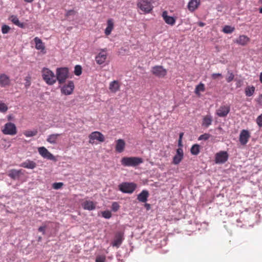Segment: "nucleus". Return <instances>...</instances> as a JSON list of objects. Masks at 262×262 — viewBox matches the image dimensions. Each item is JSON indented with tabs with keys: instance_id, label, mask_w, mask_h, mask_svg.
Returning <instances> with one entry per match:
<instances>
[{
	"instance_id": "f257e3e1",
	"label": "nucleus",
	"mask_w": 262,
	"mask_h": 262,
	"mask_svg": "<svg viewBox=\"0 0 262 262\" xmlns=\"http://www.w3.org/2000/svg\"><path fill=\"white\" fill-rule=\"evenodd\" d=\"M143 162L141 158L137 157H124L121 159V165L124 166L136 167Z\"/></svg>"
},
{
	"instance_id": "f03ea898",
	"label": "nucleus",
	"mask_w": 262,
	"mask_h": 262,
	"mask_svg": "<svg viewBox=\"0 0 262 262\" xmlns=\"http://www.w3.org/2000/svg\"><path fill=\"white\" fill-rule=\"evenodd\" d=\"M42 77L43 80L48 85H53L56 82L54 73L48 68H44L41 71Z\"/></svg>"
},
{
	"instance_id": "7ed1b4c3",
	"label": "nucleus",
	"mask_w": 262,
	"mask_h": 262,
	"mask_svg": "<svg viewBox=\"0 0 262 262\" xmlns=\"http://www.w3.org/2000/svg\"><path fill=\"white\" fill-rule=\"evenodd\" d=\"M69 70L67 68H60L56 70V80L59 84H61L65 82L68 78Z\"/></svg>"
},
{
	"instance_id": "20e7f679",
	"label": "nucleus",
	"mask_w": 262,
	"mask_h": 262,
	"mask_svg": "<svg viewBox=\"0 0 262 262\" xmlns=\"http://www.w3.org/2000/svg\"><path fill=\"white\" fill-rule=\"evenodd\" d=\"M137 184L133 182H124L119 186V189L122 192L131 194L137 188Z\"/></svg>"
},
{
	"instance_id": "39448f33",
	"label": "nucleus",
	"mask_w": 262,
	"mask_h": 262,
	"mask_svg": "<svg viewBox=\"0 0 262 262\" xmlns=\"http://www.w3.org/2000/svg\"><path fill=\"white\" fill-rule=\"evenodd\" d=\"M2 131L5 135L14 136L17 134L16 127L14 123L11 122L6 123Z\"/></svg>"
},
{
	"instance_id": "423d86ee",
	"label": "nucleus",
	"mask_w": 262,
	"mask_h": 262,
	"mask_svg": "<svg viewBox=\"0 0 262 262\" xmlns=\"http://www.w3.org/2000/svg\"><path fill=\"white\" fill-rule=\"evenodd\" d=\"M137 6L145 13H149L153 8L150 3L145 0H138Z\"/></svg>"
},
{
	"instance_id": "0eeeda50",
	"label": "nucleus",
	"mask_w": 262,
	"mask_h": 262,
	"mask_svg": "<svg viewBox=\"0 0 262 262\" xmlns=\"http://www.w3.org/2000/svg\"><path fill=\"white\" fill-rule=\"evenodd\" d=\"M89 137L90 139L89 142L90 143H93L95 140L100 142H104L105 140L104 135L100 132L97 131L92 132L89 135Z\"/></svg>"
},
{
	"instance_id": "6e6552de",
	"label": "nucleus",
	"mask_w": 262,
	"mask_h": 262,
	"mask_svg": "<svg viewBox=\"0 0 262 262\" xmlns=\"http://www.w3.org/2000/svg\"><path fill=\"white\" fill-rule=\"evenodd\" d=\"M152 74L158 77H164L167 74V71L162 66H157L152 67Z\"/></svg>"
},
{
	"instance_id": "1a4fd4ad",
	"label": "nucleus",
	"mask_w": 262,
	"mask_h": 262,
	"mask_svg": "<svg viewBox=\"0 0 262 262\" xmlns=\"http://www.w3.org/2000/svg\"><path fill=\"white\" fill-rule=\"evenodd\" d=\"M230 107L229 105H222L216 110V115L220 117H225L229 113Z\"/></svg>"
},
{
	"instance_id": "9d476101",
	"label": "nucleus",
	"mask_w": 262,
	"mask_h": 262,
	"mask_svg": "<svg viewBox=\"0 0 262 262\" xmlns=\"http://www.w3.org/2000/svg\"><path fill=\"white\" fill-rule=\"evenodd\" d=\"M74 88V82L72 81H69L61 88V92L66 95H69L73 93Z\"/></svg>"
},
{
	"instance_id": "9b49d317",
	"label": "nucleus",
	"mask_w": 262,
	"mask_h": 262,
	"mask_svg": "<svg viewBox=\"0 0 262 262\" xmlns=\"http://www.w3.org/2000/svg\"><path fill=\"white\" fill-rule=\"evenodd\" d=\"M38 151L39 154L44 158H46L49 160H53L54 161H56L55 157L49 152L48 149L45 147H40L38 148Z\"/></svg>"
},
{
	"instance_id": "f8f14e48",
	"label": "nucleus",
	"mask_w": 262,
	"mask_h": 262,
	"mask_svg": "<svg viewBox=\"0 0 262 262\" xmlns=\"http://www.w3.org/2000/svg\"><path fill=\"white\" fill-rule=\"evenodd\" d=\"M124 239V233L122 231H118L116 233L114 239L112 243V246L118 248L121 245Z\"/></svg>"
},
{
	"instance_id": "ddd939ff",
	"label": "nucleus",
	"mask_w": 262,
	"mask_h": 262,
	"mask_svg": "<svg viewBox=\"0 0 262 262\" xmlns=\"http://www.w3.org/2000/svg\"><path fill=\"white\" fill-rule=\"evenodd\" d=\"M251 136L250 132L246 129H243L240 133L239 141L242 145H246L250 139Z\"/></svg>"
},
{
	"instance_id": "4468645a",
	"label": "nucleus",
	"mask_w": 262,
	"mask_h": 262,
	"mask_svg": "<svg viewBox=\"0 0 262 262\" xmlns=\"http://www.w3.org/2000/svg\"><path fill=\"white\" fill-rule=\"evenodd\" d=\"M107 54L106 53V49H102L96 56L95 60L97 64L100 65L104 63L107 58Z\"/></svg>"
},
{
	"instance_id": "2eb2a0df",
	"label": "nucleus",
	"mask_w": 262,
	"mask_h": 262,
	"mask_svg": "<svg viewBox=\"0 0 262 262\" xmlns=\"http://www.w3.org/2000/svg\"><path fill=\"white\" fill-rule=\"evenodd\" d=\"M228 155L226 151H220L215 155L216 163H224L228 160Z\"/></svg>"
},
{
	"instance_id": "dca6fc26",
	"label": "nucleus",
	"mask_w": 262,
	"mask_h": 262,
	"mask_svg": "<svg viewBox=\"0 0 262 262\" xmlns=\"http://www.w3.org/2000/svg\"><path fill=\"white\" fill-rule=\"evenodd\" d=\"M11 80L10 77L7 75L3 73L0 74V86L6 88L10 86Z\"/></svg>"
},
{
	"instance_id": "f3484780",
	"label": "nucleus",
	"mask_w": 262,
	"mask_h": 262,
	"mask_svg": "<svg viewBox=\"0 0 262 262\" xmlns=\"http://www.w3.org/2000/svg\"><path fill=\"white\" fill-rule=\"evenodd\" d=\"M8 175L13 180L18 179L21 175H24L22 169H11L9 171Z\"/></svg>"
},
{
	"instance_id": "a211bd4d",
	"label": "nucleus",
	"mask_w": 262,
	"mask_h": 262,
	"mask_svg": "<svg viewBox=\"0 0 262 262\" xmlns=\"http://www.w3.org/2000/svg\"><path fill=\"white\" fill-rule=\"evenodd\" d=\"M183 155L182 148H178L177 149V154L173 158V163L175 165L179 164L183 158Z\"/></svg>"
},
{
	"instance_id": "6ab92c4d",
	"label": "nucleus",
	"mask_w": 262,
	"mask_h": 262,
	"mask_svg": "<svg viewBox=\"0 0 262 262\" xmlns=\"http://www.w3.org/2000/svg\"><path fill=\"white\" fill-rule=\"evenodd\" d=\"M162 16L167 24L171 26H173L175 24L176 19L172 16H168L166 11L163 12Z\"/></svg>"
},
{
	"instance_id": "aec40b11",
	"label": "nucleus",
	"mask_w": 262,
	"mask_h": 262,
	"mask_svg": "<svg viewBox=\"0 0 262 262\" xmlns=\"http://www.w3.org/2000/svg\"><path fill=\"white\" fill-rule=\"evenodd\" d=\"M249 41L250 38L247 36L241 35L234 41V42L244 46L247 45Z\"/></svg>"
},
{
	"instance_id": "412c9836",
	"label": "nucleus",
	"mask_w": 262,
	"mask_h": 262,
	"mask_svg": "<svg viewBox=\"0 0 262 262\" xmlns=\"http://www.w3.org/2000/svg\"><path fill=\"white\" fill-rule=\"evenodd\" d=\"M200 4V0H190L188 4V9L191 12L195 10Z\"/></svg>"
},
{
	"instance_id": "4be33fe9",
	"label": "nucleus",
	"mask_w": 262,
	"mask_h": 262,
	"mask_svg": "<svg viewBox=\"0 0 262 262\" xmlns=\"http://www.w3.org/2000/svg\"><path fill=\"white\" fill-rule=\"evenodd\" d=\"M82 206L84 210H93L96 208V204L92 201H85L82 204Z\"/></svg>"
},
{
	"instance_id": "5701e85b",
	"label": "nucleus",
	"mask_w": 262,
	"mask_h": 262,
	"mask_svg": "<svg viewBox=\"0 0 262 262\" xmlns=\"http://www.w3.org/2000/svg\"><path fill=\"white\" fill-rule=\"evenodd\" d=\"M213 121L212 116L210 114H208L204 116L202 120V125L206 128L208 127Z\"/></svg>"
},
{
	"instance_id": "b1692460",
	"label": "nucleus",
	"mask_w": 262,
	"mask_h": 262,
	"mask_svg": "<svg viewBox=\"0 0 262 262\" xmlns=\"http://www.w3.org/2000/svg\"><path fill=\"white\" fill-rule=\"evenodd\" d=\"M125 146V143L123 139H118L116 141V150L118 152L121 153L123 151Z\"/></svg>"
},
{
	"instance_id": "393cba45",
	"label": "nucleus",
	"mask_w": 262,
	"mask_h": 262,
	"mask_svg": "<svg viewBox=\"0 0 262 262\" xmlns=\"http://www.w3.org/2000/svg\"><path fill=\"white\" fill-rule=\"evenodd\" d=\"M20 166L28 169H33L36 167V163L33 161L27 160L21 163Z\"/></svg>"
},
{
	"instance_id": "a878e982",
	"label": "nucleus",
	"mask_w": 262,
	"mask_h": 262,
	"mask_svg": "<svg viewBox=\"0 0 262 262\" xmlns=\"http://www.w3.org/2000/svg\"><path fill=\"white\" fill-rule=\"evenodd\" d=\"M149 192L146 190H143L137 196V199L139 202L145 203L147 201Z\"/></svg>"
},
{
	"instance_id": "bb28decb",
	"label": "nucleus",
	"mask_w": 262,
	"mask_h": 262,
	"mask_svg": "<svg viewBox=\"0 0 262 262\" xmlns=\"http://www.w3.org/2000/svg\"><path fill=\"white\" fill-rule=\"evenodd\" d=\"M60 134H53L50 135L48 136L47 141L51 144H56L58 141V137L61 135Z\"/></svg>"
},
{
	"instance_id": "cd10ccee",
	"label": "nucleus",
	"mask_w": 262,
	"mask_h": 262,
	"mask_svg": "<svg viewBox=\"0 0 262 262\" xmlns=\"http://www.w3.org/2000/svg\"><path fill=\"white\" fill-rule=\"evenodd\" d=\"M120 85L117 80H114L110 83L109 89L112 93H116L120 89Z\"/></svg>"
},
{
	"instance_id": "c85d7f7f",
	"label": "nucleus",
	"mask_w": 262,
	"mask_h": 262,
	"mask_svg": "<svg viewBox=\"0 0 262 262\" xmlns=\"http://www.w3.org/2000/svg\"><path fill=\"white\" fill-rule=\"evenodd\" d=\"M114 21L112 19H108L107 21V27L105 30V34L109 35L114 29Z\"/></svg>"
},
{
	"instance_id": "c756f323",
	"label": "nucleus",
	"mask_w": 262,
	"mask_h": 262,
	"mask_svg": "<svg viewBox=\"0 0 262 262\" xmlns=\"http://www.w3.org/2000/svg\"><path fill=\"white\" fill-rule=\"evenodd\" d=\"M34 40L35 43V48L36 49L41 50H45V47L40 39L36 37L34 38Z\"/></svg>"
},
{
	"instance_id": "7c9ffc66",
	"label": "nucleus",
	"mask_w": 262,
	"mask_h": 262,
	"mask_svg": "<svg viewBox=\"0 0 262 262\" xmlns=\"http://www.w3.org/2000/svg\"><path fill=\"white\" fill-rule=\"evenodd\" d=\"M205 90V84L203 83H200L198 85L195 86L194 93L195 94L200 96V93L203 92Z\"/></svg>"
},
{
	"instance_id": "2f4dec72",
	"label": "nucleus",
	"mask_w": 262,
	"mask_h": 262,
	"mask_svg": "<svg viewBox=\"0 0 262 262\" xmlns=\"http://www.w3.org/2000/svg\"><path fill=\"white\" fill-rule=\"evenodd\" d=\"M11 21L14 24L21 28H24L25 27L24 24L23 23H20L18 18L16 16H11Z\"/></svg>"
},
{
	"instance_id": "473e14b6",
	"label": "nucleus",
	"mask_w": 262,
	"mask_h": 262,
	"mask_svg": "<svg viewBox=\"0 0 262 262\" xmlns=\"http://www.w3.org/2000/svg\"><path fill=\"white\" fill-rule=\"evenodd\" d=\"M255 92L254 86H248L245 89V94L248 97L252 96Z\"/></svg>"
},
{
	"instance_id": "72a5a7b5",
	"label": "nucleus",
	"mask_w": 262,
	"mask_h": 262,
	"mask_svg": "<svg viewBox=\"0 0 262 262\" xmlns=\"http://www.w3.org/2000/svg\"><path fill=\"white\" fill-rule=\"evenodd\" d=\"M190 151L193 155H198L200 152V145L198 144L193 145L190 149Z\"/></svg>"
},
{
	"instance_id": "f704fd0d",
	"label": "nucleus",
	"mask_w": 262,
	"mask_h": 262,
	"mask_svg": "<svg viewBox=\"0 0 262 262\" xmlns=\"http://www.w3.org/2000/svg\"><path fill=\"white\" fill-rule=\"evenodd\" d=\"M38 132L36 129L33 130H28L24 132V135L27 137L35 136L37 135Z\"/></svg>"
},
{
	"instance_id": "c9c22d12",
	"label": "nucleus",
	"mask_w": 262,
	"mask_h": 262,
	"mask_svg": "<svg viewBox=\"0 0 262 262\" xmlns=\"http://www.w3.org/2000/svg\"><path fill=\"white\" fill-rule=\"evenodd\" d=\"M234 30V27L228 25H226L224 27L222 31L225 33L230 34L232 33Z\"/></svg>"
},
{
	"instance_id": "e433bc0d",
	"label": "nucleus",
	"mask_w": 262,
	"mask_h": 262,
	"mask_svg": "<svg viewBox=\"0 0 262 262\" xmlns=\"http://www.w3.org/2000/svg\"><path fill=\"white\" fill-rule=\"evenodd\" d=\"M234 78V75L231 71H228L227 75L226 76V80L227 82H231Z\"/></svg>"
},
{
	"instance_id": "4c0bfd02",
	"label": "nucleus",
	"mask_w": 262,
	"mask_h": 262,
	"mask_svg": "<svg viewBox=\"0 0 262 262\" xmlns=\"http://www.w3.org/2000/svg\"><path fill=\"white\" fill-rule=\"evenodd\" d=\"M82 73V68L79 65H76L75 67V69H74V74L76 75V76H79Z\"/></svg>"
},
{
	"instance_id": "58836bf2",
	"label": "nucleus",
	"mask_w": 262,
	"mask_h": 262,
	"mask_svg": "<svg viewBox=\"0 0 262 262\" xmlns=\"http://www.w3.org/2000/svg\"><path fill=\"white\" fill-rule=\"evenodd\" d=\"M106 260V257L103 255H99L96 256L95 261L96 262H105Z\"/></svg>"
},
{
	"instance_id": "ea45409f",
	"label": "nucleus",
	"mask_w": 262,
	"mask_h": 262,
	"mask_svg": "<svg viewBox=\"0 0 262 262\" xmlns=\"http://www.w3.org/2000/svg\"><path fill=\"white\" fill-rule=\"evenodd\" d=\"M102 216L105 219H110L112 216V213L109 210H106L102 212Z\"/></svg>"
},
{
	"instance_id": "a19ab883",
	"label": "nucleus",
	"mask_w": 262,
	"mask_h": 262,
	"mask_svg": "<svg viewBox=\"0 0 262 262\" xmlns=\"http://www.w3.org/2000/svg\"><path fill=\"white\" fill-rule=\"evenodd\" d=\"M8 108L6 104L4 103L0 102V112L2 113H6Z\"/></svg>"
},
{
	"instance_id": "79ce46f5",
	"label": "nucleus",
	"mask_w": 262,
	"mask_h": 262,
	"mask_svg": "<svg viewBox=\"0 0 262 262\" xmlns=\"http://www.w3.org/2000/svg\"><path fill=\"white\" fill-rule=\"evenodd\" d=\"M10 30V27L6 25H4L2 27V32L3 34L8 33Z\"/></svg>"
},
{
	"instance_id": "37998d69",
	"label": "nucleus",
	"mask_w": 262,
	"mask_h": 262,
	"mask_svg": "<svg viewBox=\"0 0 262 262\" xmlns=\"http://www.w3.org/2000/svg\"><path fill=\"white\" fill-rule=\"evenodd\" d=\"M210 136H211V135L210 134L205 133V134H204L201 135L199 137V140H207L210 137Z\"/></svg>"
},
{
	"instance_id": "c03bdc74",
	"label": "nucleus",
	"mask_w": 262,
	"mask_h": 262,
	"mask_svg": "<svg viewBox=\"0 0 262 262\" xmlns=\"http://www.w3.org/2000/svg\"><path fill=\"white\" fill-rule=\"evenodd\" d=\"M120 205L117 202H113L112 205V209L113 211L116 212L119 210Z\"/></svg>"
},
{
	"instance_id": "a18cd8bd",
	"label": "nucleus",
	"mask_w": 262,
	"mask_h": 262,
	"mask_svg": "<svg viewBox=\"0 0 262 262\" xmlns=\"http://www.w3.org/2000/svg\"><path fill=\"white\" fill-rule=\"evenodd\" d=\"M63 185V184L62 182L54 183L53 184V188L55 189H59L61 188Z\"/></svg>"
},
{
	"instance_id": "49530a36",
	"label": "nucleus",
	"mask_w": 262,
	"mask_h": 262,
	"mask_svg": "<svg viewBox=\"0 0 262 262\" xmlns=\"http://www.w3.org/2000/svg\"><path fill=\"white\" fill-rule=\"evenodd\" d=\"M256 123L260 127H262V114L257 118Z\"/></svg>"
},
{
	"instance_id": "de8ad7c7",
	"label": "nucleus",
	"mask_w": 262,
	"mask_h": 262,
	"mask_svg": "<svg viewBox=\"0 0 262 262\" xmlns=\"http://www.w3.org/2000/svg\"><path fill=\"white\" fill-rule=\"evenodd\" d=\"M26 82L25 83V85L26 88H28L31 84L30 81V77L29 76H27L25 78Z\"/></svg>"
},
{
	"instance_id": "09e8293b",
	"label": "nucleus",
	"mask_w": 262,
	"mask_h": 262,
	"mask_svg": "<svg viewBox=\"0 0 262 262\" xmlns=\"http://www.w3.org/2000/svg\"><path fill=\"white\" fill-rule=\"evenodd\" d=\"M76 13V12L74 10H68L66 13V16H69L71 15H74Z\"/></svg>"
},
{
	"instance_id": "8fccbe9b",
	"label": "nucleus",
	"mask_w": 262,
	"mask_h": 262,
	"mask_svg": "<svg viewBox=\"0 0 262 262\" xmlns=\"http://www.w3.org/2000/svg\"><path fill=\"white\" fill-rule=\"evenodd\" d=\"M211 77L215 79L218 77H222V75L220 73H213L211 75Z\"/></svg>"
},
{
	"instance_id": "3c124183",
	"label": "nucleus",
	"mask_w": 262,
	"mask_h": 262,
	"mask_svg": "<svg viewBox=\"0 0 262 262\" xmlns=\"http://www.w3.org/2000/svg\"><path fill=\"white\" fill-rule=\"evenodd\" d=\"M45 229H46V226H40L38 228V231L39 232H42V233L44 234L45 233Z\"/></svg>"
},
{
	"instance_id": "603ef678",
	"label": "nucleus",
	"mask_w": 262,
	"mask_h": 262,
	"mask_svg": "<svg viewBox=\"0 0 262 262\" xmlns=\"http://www.w3.org/2000/svg\"><path fill=\"white\" fill-rule=\"evenodd\" d=\"M183 135H184L183 133H181L179 135V145L181 144L182 139V137H183Z\"/></svg>"
},
{
	"instance_id": "864d4df0",
	"label": "nucleus",
	"mask_w": 262,
	"mask_h": 262,
	"mask_svg": "<svg viewBox=\"0 0 262 262\" xmlns=\"http://www.w3.org/2000/svg\"><path fill=\"white\" fill-rule=\"evenodd\" d=\"M198 25H199V26L202 27H204L205 25V24L204 23H203V22L200 21V22L198 23Z\"/></svg>"
},
{
	"instance_id": "5fc2aeb1",
	"label": "nucleus",
	"mask_w": 262,
	"mask_h": 262,
	"mask_svg": "<svg viewBox=\"0 0 262 262\" xmlns=\"http://www.w3.org/2000/svg\"><path fill=\"white\" fill-rule=\"evenodd\" d=\"M258 101L259 102H262V94H260L259 96V98H258Z\"/></svg>"
},
{
	"instance_id": "6e6d98bb",
	"label": "nucleus",
	"mask_w": 262,
	"mask_h": 262,
	"mask_svg": "<svg viewBox=\"0 0 262 262\" xmlns=\"http://www.w3.org/2000/svg\"><path fill=\"white\" fill-rule=\"evenodd\" d=\"M23 1L26 3H31L33 2L34 0H23Z\"/></svg>"
},
{
	"instance_id": "4d7b16f0",
	"label": "nucleus",
	"mask_w": 262,
	"mask_h": 262,
	"mask_svg": "<svg viewBox=\"0 0 262 262\" xmlns=\"http://www.w3.org/2000/svg\"><path fill=\"white\" fill-rule=\"evenodd\" d=\"M259 80H260V82L262 83V72L260 73Z\"/></svg>"
},
{
	"instance_id": "13d9d810",
	"label": "nucleus",
	"mask_w": 262,
	"mask_h": 262,
	"mask_svg": "<svg viewBox=\"0 0 262 262\" xmlns=\"http://www.w3.org/2000/svg\"><path fill=\"white\" fill-rule=\"evenodd\" d=\"M259 12L262 13V7L259 9Z\"/></svg>"
},
{
	"instance_id": "bf43d9fd",
	"label": "nucleus",
	"mask_w": 262,
	"mask_h": 262,
	"mask_svg": "<svg viewBox=\"0 0 262 262\" xmlns=\"http://www.w3.org/2000/svg\"><path fill=\"white\" fill-rule=\"evenodd\" d=\"M259 3L262 4V0H259Z\"/></svg>"
},
{
	"instance_id": "052dcab7",
	"label": "nucleus",
	"mask_w": 262,
	"mask_h": 262,
	"mask_svg": "<svg viewBox=\"0 0 262 262\" xmlns=\"http://www.w3.org/2000/svg\"><path fill=\"white\" fill-rule=\"evenodd\" d=\"M11 119V117L10 116H9L8 117V120H10Z\"/></svg>"
},
{
	"instance_id": "680f3d73",
	"label": "nucleus",
	"mask_w": 262,
	"mask_h": 262,
	"mask_svg": "<svg viewBox=\"0 0 262 262\" xmlns=\"http://www.w3.org/2000/svg\"><path fill=\"white\" fill-rule=\"evenodd\" d=\"M146 206L149 207V204H146Z\"/></svg>"
}]
</instances>
